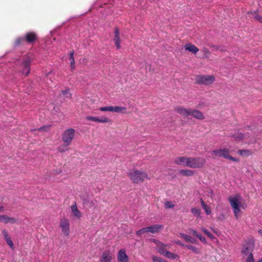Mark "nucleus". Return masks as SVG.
<instances>
[{
  "instance_id": "f257e3e1",
  "label": "nucleus",
  "mask_w": 262,
  "mask_h": 262,
  "mask_svg": "<svg viewBox=\"0 0 262 262\" xmlns=\"http://www.w3.org/2000/svg\"><path fill=\"white\" fill-rule=\"evenodd\" d=\"M128 176L130 180L134 183L139 184L143 182L145 180H149L147 172L138 169H130Z\"/></svg>"
},
{
  "instance_id": "f03ea898",
  "label": "nucleus",
  "mask_w": 262,
  "mask_h": 262,
  "mask_svg": "<svg viewBox=\"0 0 262 262\" xmlns=\"http://www.w3.org/2000/svg\"><path fill=\"white\" fill-rule=\"evenodd\" d=\"M254 248V242L252 241L247 242L243 246L241 255L245 262H253V255L252 252Z\"/></svg>"
},
{
  "instance_id": "7ed1b4c3",
  "label": "nucleus",
  "mask_w": 262,
  "mask_h": 262,
  "mask_svg": "<svg viewBox=\"0 0 262 262\" xmlns=\"http://www.w3.org/2000/svg\"><path fill=\"white\" fill-rule=\"evenodd\" d=\"M229 154V149L226 148L216 149L213 150L211 152V155L215 157H223L226 159L230 160L234 162H239V160L238 158H234L230 156Z\"/></svg>"
},
{
  "instance_id": "20e7f679",
  "label": "nucleus",
  "mask_w": 262,
  "mask_h": 262,
  "mask_svg": "<svg viewBox=\"0 0 262 262\" xmlns=\"http://www.w3.org/2000/svg\"><path fill=\"white\" fill-rule=\"evenodd\" d=\"M215 80V77L211 75H197L194 77L195 83L205 86L211 84Z\"/></svg>"
},
{
  "instance_id": "39448f33",
  "label": "nucleus",
  "mask_w": 262,
  "mask_h": 262,
  "mask_svg": "<svg viewBox=\"0 0 262 262\" xmlns=\"http://www.w3.org/2000/svg\"><path fill=\"white\" fill-rule=\"evenodd\" d=\"M205 162V160L203 158L188 157L187 167L191 168H201L204 166Z\"/></svg>"
},
{
  "instance_id": "423d86ee",
  "label": "nucleus",
  "mask_w": 262,
  "mask_h": 262,
  "mask_svg": "<svg viewBox=\"0 0 262 262\" xmlns=\"http://www.w3.org/2000/svg\"><path fill=\"white\" fill-rule=\"evenodd\" d=\"M76 130L73 128L65 130L62 134V140L63 142L71 144L75 136Z\"/></svg>"
},
{
  "instance_id": "0eeeda50",
  "label": "nucleus",
  "mask_w": 262,
  "mask_h": 262,
  "mask_svg": "<svg viewBox=\"0 0 262 262\" xmlns=\"http://www.w3.org/2000/svg\"><path fill=\"white\" fill-rule=\"evenodd\" d=\"M99 110L102 112H115L117 113H126V108L125 107L119 106H109L101 107L99 108Z\"/></svg>"
},
{
  "instance_id": "6e6552de",
  "label": "nucleus",
  "mask_w": 262,
  "mask_h": 262,
  "mask_svg": "<svg viewBox=\"0 0 262 262\" xmlns=\"http://www.w3.org/2000/svg\"><path fill=\"white\" fill-rule=\"evenodd\" d=\"M59 226L61 227L62 232L67 236L70 234V223L67 218L62 219L60 221Z\"/></svg>"
},
{
  "instance_id": "1a4fd4ad",
  "label": "nucleus",
  "mask_w": 262,
  "mask_h": 262,
  "mask_svg": "<svg viewBox=\"0 0 262 262\" xmlns=\"http://www.w3.org/2000/svg\"><path fill=\"white\" fill-rule=\"evenodd\" d=\"M32 59L30 57L27 56L26 58H24V61L21 64L24 69L22 71V73L25 74L26 76H28L30 72V65Z\"/></svg>"
},
{
  "instance_id": "9d476101",
  "label": "nucleus",
  "mask_w": 262,
  "mask_h": 262,
  "mask_svg": "<svg viewBox=\"0 0 262 262\" xmlns=\"http://www.w3.org/2000/svg\"><path fill=\"white\" fill-rule=\"evenodd\" d=\"M24 37L26 42L30 45H34L38 39L37 35L34 32H27Z\"/></svg>"
},
{
  "instance_id": "9b49d317",
  "label": "nucleus",
  "mask_w": 262,
  "mask_h": 262,
  "mask_svg": "<svg viewBox=\"0 0 262 262\" xmlns=\"http://www.w3.org/2000/svg\"><path fill=\"white\" fill-rule=\"evenodd\" d=\"M174 111L185 118L188 117L190 116V109H187L182 106H178L175 107Z\"/></svg>"
},
{
  "instance_id": "f8f14e48",
  "label": "nucleus",
  "mask_w": 262,
  "mask_h": 262,
  "mask_svg": "<svg viewBox=\"0 0 262 262\" xmlns=\"http://www.w3.org/2000/svg\"><path fill=\"white\" fill-rule=\"evenodd\" d=\"M113 259V255L108 250L104 251L99 259L100 262H111Z\"/></svg>"
},
{
  "instance_id": "ddd939ff",
  "label": "nucleus",
  "mask_w": 262,
  "mask_h": 262,
  "mask_svg": "<svg viewBox=\"0 0 262 262\" xmlns=\"http://www.w3.org/2000/svg\"><path fill=\"white\" fill-rule=\"evenodd\" d=\"M154 241L156 243H157L158 245V248L157 249L158 252L163 256L165 255L166 252H167V250L166 249L167 247H170L169 245L167 244H164L163 243H161L160 242L154 239Z\"/></svg>"
},
{
  "instance_id": "4468645a",
  "label": "nucleus",
  "mask_w": 262,
  "mask_h": 262,
  "mask_svg": "<svg viewBox=\"0 0 262 262\" xmlns=\"http://www.w3.org/2000/svg\"><path fill=\"white\" fill-rule=\"evenodd\" d=\"M115 36L114 37V41L115 42V45L117 49L120 48V42L121 39L120 38V32L118 27H115L114 30Z\"/></svg>"
},
{
  "instance_id": "2eb2a0df",
  "label": "nucleus",
  "mask_w": 262,
  "mask_h": 262,
  "mask_svg": "<svg viewBox=\"0 0 262 262\" xmlns=\"http://www.w3.org/2000/svg\"><path fill=\"white\" fill-rule=\"evenodd\" d=\"M0 222L5 224H15L17 222V220L14 217H9L7 215H0Z\"/></svg>"
},
{
  "instance_id": "dca6fc26",
  "label": "nucleus",
  "mask_w": 262,
  "mask_h": 262,
  "mask_svg": "<svg viewBox=\"0 0 262 262\" xmlns=\"http://www.w3.org/2000/svg\"><path fill=\"white\" fill-rule=\"evenodd\" d=\"M118 262H128V257L125 251L123 249H120L118 254Z\"/></svg>"
},
{
  "instance_id": "f3484780",
  "label": "nucleus",
  "mask_w": 262,
  "mask_h": 262,
  "mask_svg": "<svg viewBox=\"0 0 262 262\" xmlns=\"http://www.w3.org/2000/svg\"><path fill=\"white\" fill-rule=\"evenodd\" d=\"M85 119L89 121H92L100 123H107L110 122L111 121L108 118L104 117H101V118H98L93 116H86Z\"/></svg>"
},
{
  "instance_id": "a211bd4d",
  "label": "nucleus",
  "mask_w": 262,
  "mask_h": 262,
  "mask_svg": "<svg viewBox=\"0 0 262 262\" xmlns=\"http://www.w3.org/2000/svg\"><path fill=\"white\" fill-rule=\"evenodd\" d=\"M190 116L199 120H203L205 118L201 112L194 109H190Z\"/></svg>"
},
{
  "instance_id": "6ab92c4d",
  "label": "nucleus",
  "mask_w": 262,
  "mask_h": 262,
  "mask_svg": "<svg viewBox=\"0 0 262 262\" xmlns=\"http://www.w3.org/2000/svg\"><path fill=\"white\" fill-rule=\"evenodd\" d=\"M188 157H179L175 159L174 163L179 165L187 166L188 165Z\"/></svg>"
},
{
  "instance_id": "aec40b11",
  "label": "nucleus",
  "mask_w": 262,
  "mask_h": 262,
  "mask_svg": "<svg viewBox=\"0 0 262 262\" xmlns=\"http://www.w3.org/2000/svg\"><path fill=\"white\" fill-rule=\"evenodd\" d=\"M164 226L162 225L156 224L148 227V232L151 233H156L160 232L163 229Z\"/></svg>"
},
{
  "instance_id": "412c9836",
  "label": "nucleus",
  "mask_w": 262,
  "mask_h": 262,
  "mask_svg": "<svg viewBox=\"0 0 262 262\" xmlns=\"http://www.w3.org/2000/svg\"><path fill=\"white\" fill-rule=\"evenodd\" d=\"M229 201L232 208L239 207L240 202L238 195H236L233 198H229Z\"/></svg>"
},
{
  "instance_id": "4be33fe9",
  "label": "nucleus",
  "mask_w": 262,
  "mask_h": 262,
  "mask_svg": "<svg viewBox=\"0 0 262 262\" xmlns=\"http://www.w3.org/2000/svg\"><path fill=\"white\" fill-rule=\"evenodd\" d=\"M185 49L194 54L199 51V49L191 43L186 44Z\"/></svg>"
},
{
  "instance_id": "5701e85b",
  "label": "nucleus",
  "mask_w": 262,
  "mask_h": 262,
  "mask_svg": "<svg viewBox=\"0 0 262 262\" xmlns=\"http://www.w3.org/2000/svg\"><path fill=\"white\" fill-rule=\"evenodd\" d=\"M71 210L75 217L77 218H80L81 217V213L78 209L76 203L71 206Z\"/></svg>"
},
{
  "instance_id": "b1692460",
  "label": "nucleus",
  "mask_w": 262,
  "mask_h": 262,
  "mask_svg": "<svg viewBox=\"0 0 262 262\" xmlns=\"http://www.w3.org/2000/svg\"><path fill=\"white\" fill-rule=\"evenodd\" d=\"M180 236L182 238L184 239V240L187 243H192V244L195 243L196 240L195 239L193 238L190 235H188L184 234V233H180Z\"/></svg>"
},
{
  "instance_id": "393cba45",
  "label": "nucleus",
  "mask_w": 262,
  "mask_h": 262,
  "mask_svg": "<svg viewBox=\"0 0 262 262\" xmlns=\"http://www.w3.org/2000/svg\"><path fill=\"white\" fill-rule=\"evenodd\" d=\"M71 144L66 142H63V144H61L57 147V150L62 153L67 151L69 150V146Z\"/></svg>"
},
{
  "instance_id": "a878e982",
  "label": "nucleus",
  "mask_w": 262,
  "mask_h": 262,
  "mask_svg": "<svg viewBox=\"0 0 262 262\" xmlns=\"http://www.w3.org/2000/svg\"><path fill=\"white\" fill-rule=\"evenodd\" d=\"M238 153L244 157H249L253 154V151L249 149H240L238 150Z\"/></svg>"
},
{
  "instance_id": "bb28decb",
  "label": "nucleus",
  "mask_w": 262,
  "mask_h": 262,
  "mask_svg": "<svg viewBox=\"0 0 262 262\" xmlns=\"http://www.w3.org/2000/svg\"><path fill=\"white\" fill-rule=\"evenodd\" d=\"M164 256L167 258H170L172 259H178L179 258V256L178 254L172 253L168 251H167V252H166Z\"/></svg>"
},
{
  "instance_id": "cd10ccee",
  "label": "nucleus",
  "mask_w": 262,
  "mask_h": 262,
  "mask_svg": "<svg viewBox=\"0 0 262 262\" xmlns=\"http://www.w3.org/2000/svg\"><path fill=\"white\" fill-rule=\"evenodd\" d=\"M179 173L185 176H192L194 174V171L190 169H182L180 170Z\"/></svg>"
},
{
  "instance_id": "c85d7f7f",
  "label": "nucleus",
  "mask_w": 262,
  "mask_h": 262,
  "mask_svg": "<svg viewBox=\"0 0 262 262\" xmlns=\"http://www.w3.org/2000/svg\"><path fill=\"white\" fill-rule=\"evenodd\" d=\"M74 53L72 51L70 53L69 60L70 61V66L71 70H74L75 68V59L74 57Z\"/></svg>"
},
{
  "instance_id": "c756f323",
  "label": "nucleus",
  "mask_w": 262,
  "mask_h": 262,
  "mask_svg": "<svg viewBox=\"0 0 262 262\" xmlns=\"http://www.w3.org/2000/svg\"><path fill=\"white\" fill-rule=\"evenodd\" d=\"M26 42L24 36L17 38L14 41L15 46H19L23 45Z\"/></svg>"
},
{
  "instance_id": "7c9ffc66",
  "label": "nucleus",
  "mask_w": 262,
  "mask_h": 262,
  "mask_svg": "<svg viewBox=\"0 0 262 262\" xmlns=\"http://www.w3.org/2000/svg\"><path fill=\"white\" fill-rule=\"evenodd\" d=\"M185 248L191 250L195 254H201V250L196 247L191 245H186Z\"/></svg>"
},
{
  "instance_id": "2f4dec72",
  "label": "nucleus",
  "mask_w": 262,
  "mask_h": 262,
  "mask_svg": "<svg viewBox=\"0 0 262 262\" xmlns=\"http://www.w3.org/2000/svg\"><path fill=\"white\" fill-rule=\"evenodd\" d=\"M191 211L194 216L197 217H200L201 211L200 209L197 208H192L191 209Z\"/></svg>"
},
{
  "instance_id": "473e14b6",
  "label": "nucleus",
  "mask_w": 262,
  "mask_h": 262,
  "mask_svg": "<svg viewBox=\"0 0 262 262\" xmlns=\"http://www.w3.org/2000/svg\"><path fill=\"white\" fill-rule=\"evenodd\" d=\"M148 232V227L142 228V229L138 230L136 232V234L138 236H140L142 234Z\"/></svg>"
},
{
  "instance_id": "72a5a7b5",
  "label": "nucleus",
  "mask_w": 262,
  "mask_h": 262,
  "mask_svg": "<svg viewBox=\"0 0 262 262\" xmlns=\"http://www.w3.org/2000/svg\"><path fill=\"white\" fill-rule=\"evenodd\" d=\"M152 260L154 262H168L164 259L157 256H152Z\"/></svg>"
},
{
  "instance_id": "f704fd0d",
  "label": "nucleus",
  "mask_w": 262,
  "mask_h": 262,
  "mask_svg": "<svg viewBox=\"0 0 262 262\" xmlns=\"http://www.w3.org/2000/svg\"><path fill=\"white\" fill-rule=\"evenodd\" d=\"M203 209L204 210L206 214L209 215L211 213V209L209 206H208L207 204L204 205L202 206Z\"/></svg>"
},
{
  "instance_id": "c9c22d12",
  "label": "nucleus",
  "mask_w": 262,
  "mask_h": 262,
  "mask_svg": "<svg viewBox=\"0 0 262 262\" xmlns=\"http://www.w3.org/2000/svg\"><path fill=\"white\" fill-rule=\"evenodd\" d=\"M203 53L205 58L209 59L210 55V52L209 50L206 48H203Z\"/></svg>"
},
{
  "instance_id": "e433bc0d",
  "label": "nucleus",
  "mask_w": 262,
  "mask_h": 262,
  "mask_svg": "<svg viewBox=\"0 0 262 262\" xmlns=\"http://www.w3.org/2000/svg\"><path fill=\"white\" fill-rule=\"evenodd\" d=\"M164 206H165V208L168 209V208H173L174 205L172 202L167 201L165 203Z\"/></svg>"
},
{
  "instance_id": "4c0bfd02",
  "label": "nucleus",
  "mask_w": 262,
  "mask_h": 262,
  "mask_svg": "<svg viewBox=\"0 0 262 262\" xmlns=\"http://www.w3.org/2000/svg\"><path fill=\"white\" fill-rule=\"evenodd\" d=\"M202 230L210 238L213 239L214 238V236L211 233H210L206 229L203 228H202Z\"/></svg>"
},
{
  "instance_id": "58836bf2",
  "label": "nucleus",
  "mask_w": 262,
  "mask_h": 262,
  "mask_svg": "<svg viewBox=\"0 0 262 262\" xmlns=\"http://www.w3.org/2000/svg\"><path fill=\"white\" fill-rule=\"evenodd\" d=\"M233 212H234V214L235 215V217L236 219H238V215H239V213L241 212V210L239 209V207L233 208Z\"/></svg>"
},
{
  "instance_id": "ea45409f",
  "label": "nucleus",
  "mask_w": 262,
  "mask_h": 262,
  "mask_svg": "<svg viewBox=\"0 0 262 262\" xmlns=\"http://www.w3.org/2000/svg\"><path fill=\"white\" fill-rule=\"evenodd\" d=\"M5 241L7 243V244L12 248V249H13L14 248V245H13V243L11 239V238H10V237L8 238H7L5 239Z\"/></svg>"
},
{
  "instance_id": "a19ab883",
  "label": "nucleus",
  "mask_w": 262,
  "mask_h": 262,
  "mask_svg": "<svg viewBox=\"0 0 262 262\" xmlns=\"http://www.w3.org/2000/svg\"><path fill=\"white\" fill-rule=\"evenodd\" d=\"M62 93L67 98H69L71 97V94L70 93V91L69 89H67L64 91H62Z\"/></svg>"
},
{
  "instance_id": "79ce46f5",
  "label": "nucleus",
  "mask_w": 262,
  "mask_h": 262,
  "mask_svg": "<svg viewBox=\"0 0 262 262\" xmlns=\"http://www.w3.org/2000/svg\"><path fill=\"white\" fill-rule=\"evenodd\" d=\"M189 230L190 233L193 234L194 236H195L196 237H198V236H199V234H200V233H199L196 230H195L194 229H192V228L189 229Z\"/></svg>"
},
{
  "instance_id": "37998d69",
  "label": "nucleus",
  "mask_w": 262,
  "mask_h": 262,
  "mask_svg": "<svg viewBox=\"0 0 262 262\" xmlns=\"http://www.w3.org/2000/svg\"><path fill=\"white\" fill-rule=\"evenodd\" d=\"M2 235L5 239V240L7 238L10 237L6 229H3L2 230Z\"/></svg>"
},
{
  "instance_id": "c03bdc74",
  "label": "nucleus",
  "mask_w": 262,
  "mask_h": 262,
  "mask_svg": "<svg viewBox=\"0 0 262 262\" xmlns=\"http://www.w3.org/2000/svg\"><path fill=\"white\" fill-rule=\"evenodd\" d=\"M244 137V135L243 134H239L238 136H235V138L236 140H241Z\"/></svg>"
},
{
  "instance_id": "a18cd8bd",
  "label": "nucleus",
  "mask_w": 262,
  "mask_h": 262,
  "mask_svg": "<svg viewBox=\"0 0 262 262\" xmlns=\"http://www.w3.org/2000/svg\"><path fill=\"white\" fill-rule=\"evenodd\" d=\"M198 238L203 243H206V241L205 237H203L201 234L198 236Z\"/></svg>"
},
{
  "instance_id": "49530a36",
  "label": "nucleus",
  "mask_w": 262,
  "mask_h": 262,
  "mask_svg": "<svg viewBox=\"0 0 262 262\" xmlns=\"http://www.w3.org/2000/svg\"><path fill=\"white\" fill-rule=\"evenodd\" d=\"M255 18L259 22L262 23V17L259 15H256L255 16Z\"/></svg>"
},
{
  "instance_id": "de8ad7c7",
  "label": "nucleus",
  "mask_w": 262,
  "mask_h": 262,
  "mask_svg": "<svg viewBox=\"0 0 262 262\" xmlns=\"http://www.w3.org/2000/svg\"><path fill=\"white\" fill-rule=\"evenodd\" d=\"M175 243L178 245H180L181 246L184 247H185V246L186 245L185 244L182 243L180 242V241H179V240H177V241H175Z\"/></svg>"
},
{
  "instance_id": "09e8293b",
  "label": "nucleus",
  "mask_w": 262,
  "mask_h": 262,
  "mask_svg": "<svg viewBox=\"0 0 262 262\" xmlns=\"http://www.w3.org/2000/svg\"><path fill=\"white\" fill-rule=\"evenodd\" d=\"M200 202H201V206H204V205L206 204L203 201V200L202 199H200Z\"/></svg>"
},
{
  "instance_id": "8fccbe9b",
  "label": "nucleus",
  "mask_w": 262,
  "mask_h": 262,
  "mask_svg": "<svg viewBox=\"0 0 262 262\" xmlns=\"http://www.w3.org/2000/svg\"><path fill=\"white\" fill-rule=\"evenodd\" d=\"M4 207V206H0V212H3Z\"/></svg>"
},
{
  "instance_id": "3c124183",
  "label": "nucleus",
  "mask_w": 262,
  "mask_h": 262,
  "mask_svg": "<svg viewBox=\"0 0 262 262\" xmlns=\"http://www.w3.org/2000/svg\"><path fill=\"white\" fill-rule=\"evenodd\" d=\"M45 128V126H43V127H40L39 129H38V130L39 131H41L43 129H44V128Z\"/></svg>"
},
{
  "instance_id": "603ef678",
  "label": "nucleus",
  "mask_w": 262,
  "mask_h": 262,
  "mask_svg": "<svg viewBox=\"0 0 262 262\" xmlns=\"http://www.w3.org/2000/svg\"><path fill=\"white\" fill-rule=\"evenodd\" d=\"M258 233L262 236V230H259Z\"/></svg>"
}]
</instances>
